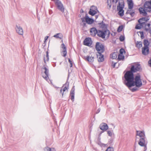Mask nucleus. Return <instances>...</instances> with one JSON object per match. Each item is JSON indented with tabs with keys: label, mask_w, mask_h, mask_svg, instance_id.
<instances>
[{
	"label": "nucleus",
	"mask_w": 151,
	"mask_h": 151,
	"mask_svg": "<svg viewBox=\"0 0 151 151\" xmlns=\"http://www.w3.org/2000/svg\"><path fill=\"white\" fill-rule=\"evenodd\" d=\"M80 12L81 13H83L84 12V11L82 9H81V10Z\"/></svg>",
	"instance_id": "052dcab7"
},
{
	"label": "nucleus",
	"mask_w": 151,
	"mask_h": 151,
	"mask_svg": "<svg viewBox=\"0 0 151 151\" xmlns=\"http://www.w3.org/2000/svg\"><path fill=\"white\" fill-rule=\"evenodd\" d=\"M95 48L98 51V53H103L104 51V47L101 43L97 42L96 44Z\"/></svg>",
	"instance_id": "423d86ee"
},
{
	"label": "nucleus",
	"mask_w": 151,
	"mask_h": 151,
	"mask_svg": "<svg viewBox=\"0 0 151 151\" xmlns=\"http://www.w3.org/2000/svg\"><path fill=\"white\" fill-rule=\"evenodd\" d=\"M144 47L142 48V53L144 55H147L149 54V48L148 47H147L146 49L144 50Z\"/></svg>",
	"instance_id": "5701e85b"
},
{
	"label": "nucleus",
	"mask_w": 151,
	"mask_h": 151,
	"mask_svg": "<svg viewBox=\"0 0 151 151\" xmlns=\"http://www.w3.org/2000/svg\"><path fill=\"white\" fill-rule=\"evenodd\" d=\"M107 133L109 136L111 137L112 136V133L111 131L109 130L107 131Z\"/></svg>",
	"instance_id": "79ce46f5"
},
{
	"label": "nucleus",
	"mask_w": 151,
	"mask_h": 151,
	"mask_svg": "<svg viewBox=\"0 0 151 151\" xmlns=\"http://www.w3.org/2000/svg\"><path fill=\"white\" fill-rule=\"evenodd\" d=\"M116 63H114L113 62H112V66L113 68H114L115 67V65Z\"/></svg>",
	"instance_id": "de8ad7c7"
},
{
	"label": "nucleus",
	"mask_w": 151,
	"mask_h": 151,
	"mask_svg": "<svg viewBox=\"0 0 151 151\" xmlns=\"http://www.w3.org/2000/svg\"><path fill=\"white\" fill-rule=\"evenodd\" d=\"M124 56H123V55L119 54L118 56L117 59L119 60H123L124 59Z\"/></svg>",
	"instance_id": "7c9ffc66"
},
{
	"label": "nucleus",
	"mask_w": 151,
	"mask_h": 151,
	"mask_svg": "<svg viewBox=\"0 0 151 151\" xmlns=\"http://www.w3.org/2000/svg\"><path fill=\"white\" fill-rule=\"evenodd\" d=\"M101 135V133H100L99 134V136L98 137L97 141H101V137H100Z\"/></svg>",
	"instance_id": "49530a36"
},
{
	"label": "nucleus",
	"mask_w": 151,
	"mask_h": 151,
	"mask_svg": "<svg viewBox=\"0 0 151 151\" xmlns=\"http://www.w3.org/2000/svg\"><path fill=\"white\" fill-rule=\"evenodd\" d=\"M105 151H114V149L112 147H108Z\"/></svg>",
	"instance_id": "c9c22d12"
},
{
	"label": "nucleus",
	"mask_w": 151,
	"mask_h": 151,
	"mask_svg": "<svg viewBox=\"0 0 151 151\" xmlns=\"http://www.w3.org/2000/svg\"><path fill=\"white\" fill-rule=\"evenodd\" d=\"M86 22L83 23V27H85L86 26Z\"/></svg>",
	"instance_id": "6e6d98bb"
},
{
	"label": "nucleus",
	"mask_w": 151,
	"mask_h": 151,
	"mask_svg": "<svg viewBox=\"0 0 151 151\" xmlns=\"http://www.w3.org/2000/svg\"><path fill=\"white\" fill-rule=\"evenodd\" d=\"M61 47L63 49V50H66V47L64 43H63L61 45Z\"/></svg>",
	"instance_id": "ea45409f"
},
{
	"label": "nucleus",
	"mask_w": 151,
	"mask_h": 151,
	"mask_svg": "<svg viewBox=\"0 0 151 151\" xmlns=\"http://www.w3.org/2000/svg\"><path fill=\"white\" fill-rule=\"evenodd\" d=\"M119 0H113V2H115L116 3Z\"/></svg>",
	"instance_id": "3c124183"
},
{
	"label": "nucleus",
	"mask_w": 151,
	"mask_h": 151,
	"mask_svg": "<svg viewBox=\"0 0 151 151\" xmlns=\"http://www.w3.org/2000/svg\"><path fill=\"white\" fill-rule=\"evenodd\" d=\"M107 3H108V6H109V8H108V9H110L111 6V2L110 3L109 2V0H107Z\"/></svg>",
	"instance_id": "c03bdc74"
},
{
	"label": "nucleus",
	"mask_w": 151,
	"mask_h": 151,
	"mask_svg": "<svg viewBox=\"0 0 151 151\" xmlns=\"http://www.w3.org/2000/svg\"><path fill=\"white\" fill-rule=\"evenodd\" d=\"M44 151H56L55 149L54 148H50L48 147H46L44 148Z\"/></svg>",
	"instance_id": "a878e982"
},
{
	"label": "nucleus",
	"mask_w": 151,
	"mask_h": 151,
	"mask_svg": "<svg viewBox=\"0 0 151 151\" xmlns=\"http://www.w3.org/2000/svg\"><path fill=\"white\" fill-rule=\"evenodd\" d=\"M53 37L58 39H62L63 37V35L61 33H57L53 36Z\"/></svg>",
	"instance_id": "393cba45"
},
{
	"label": "nucleus",
	"mask_w": 151,
	"mask_h": 151,
	"mask_svg": "<svg viewBox=\"0 0 151 151\" xmlns=\"http://www.w3.org/2000/svg\"><path fill=\"white\" fill-rule=\"evenodd\" d=\"M93 10H96L97 11H98L97 10V7H96V8H95L94 7H93V9H92Z\"/></svg>",
	"instance_id": "5fc2aeb1"
},
{
	"label": "nucleus",
	"mask_w": 151,
	"mask_h": 151,
	"mask_svg": "<svg viewBox=\"0 0 151 151\" xmlns=\"http://www.w3.org/2000/svg\"><path fill=\"white\" fill-rule=\"evenodd\" d=\"M68 61L70 63H72V61L70 59V58H68Z\"/></svg>",
	"instance_id": "603ef678"
},
{
	"label": "nucleus",
	"mask_w": 151,
	"mask_h": 151,
	"mask_svg": "<svg viewBox=\"0 0 151 151\" xmlns=\"http://www.w3.org/2000/svg\"><path fill=\"white\" fill-rule=\"evenodd\" d=\"M119 39L122 42L124 40L125 37L124 36H121L119 37Z\"/></svg>",
	"instance_id": "58836bf2"
},
{
	"label": "nucleus",
	"mask_w": 151,
	"mask_h": 151,
	"mask_svg": "<svg viewBox=\"0 0 151 151\" xmlns=\"http://www.w3.org/2000/svg\"><path fill=\"white\" fill-rule=\"evenodd\" d=\"M54 1L57 9L61 12L63 13L65 9L61 1L59 0H54Z\"/></svg>",
	"instance_id": "0eeeda50"
},
{
	"label": "nucleus",
	"mask_w": 151,
	"mask_h": 151,
	"mask_svg": "<svg viewBox=\"0 0 151 151\" xmlns=\"http://www.w3.org/2000/svg\"><path fill=\"white\" fill-rule=\"evenodd\" d=\"M75 90V86H73L71 90L70 93V96H71L70 99L73 101H74Z\"/></svg>",
	"instance_id": "4468645a"
},
{
	"label": "nucleus",
	"mask_w": 151,
	"mask_h": 151,
	"mask_svg": "<svg viewBox=\"0 0 151 151\" xmlns=\"http://www.w3.org/2000/svg\"><path fill=\"white\" fill-rule=\"evenodd\" d=\"M73 66V63H71L70 64V67H72Z\"/></svg>",
	"instance_id": "13d9d810"
},
{
	"label": "nucleus",
	"mask_w": 151,
	"mask_h": 151,
	"mask_svg": "<svg viewBox=\"0 0 151 151\" xmlns=\"http://www.w3.org/2000/svg\"><path fill=\"white\" fill-rule=\"evenodd\" d=\"M135 14L134 11L132 13L130 14V15L132 17H133L134 16Z\"/></svg>",
	"instance_id": "09e8293b"
},
{
	"label": "nucleus",
	"mask_w": 151,
	"mask_h": 151,
	"mask_svg": "<svg viewBox=\"0 0 151 151\" xmlns=\"http://www.w3.org/2000/svg\"><path fill=\"white\" fill-rule=\"evenodd\" d=\"M68 86L69 83L68 82H66L65 84L62 86V88L64 87L63 89V93H62V97L63 96L64 92L66 90H67V91H68Z\"/></svg>",
	"instance_id": "aec40b11"
},
{
	"label": "nucleus",
	"mask_w": 151,
	"mask_h": 151,
	"mask_svg": "<svg viewBox=\"0 0 151 151\" xmlns=\"http://www.w3.org/2000/svg\"><path fill=\"white\" fill-rule=\"evenodd\" d=\"M93 7H94L96 8V6H92L91 7V9H90V10L89 12V14L92 15L93 16L95 14H96L97 11L96 10H93L92 9Z\"/></svg>",
	"instance_id": "6ab92c4d"
},
{
	"label": "nucleus",
	"mask_w": 151,
	"mask_h": 151,
	"mask_svg": "<svg viewBox=\"0 0 151 151\" xmlns=\"http://www.w3.org/2000/svg\"><path fill=\"white\" fill-rule=\"evenodd\" d=\"M48 36H46V37H45V40H46L48 38Z\"/></svg>",
	"instance_id": "680f3d73"
},
{
	"label": "nucleus",
	"mask_w": 151,
	"mask_h": 151,
	"mask_svg": "<svg viewBox=\"0 0 151 151\" xmlns=\"http://www.w3.org/2000/svg\"><path fill=\"white\" fill-rule=\"evenodd\" d=\"M140 34V37L142 39H143L144 37V32L143 31H140L139 32Z\"/></svg>",
	"instance_id": "e433bc0d"
},
{
	"label": "nucleus",
	"mask_w": 151,
	"mask_h": 151,
	"mask_svg": "<svg viewBox=\"0 0 151 151\" xmlns=\"http://www.w3.org/2000/svg\"><path fill=\"white\" fill-rule=\"evenodd\" d=\"M94 55H91L86 56L85 58V59L86 60L90 63H93L94 61Z\"/></svg>",
	"instance_id": "ddd939ff"
},
{
	"label": "nucleus",
	"mask_w": 151,
	"mask_h": 151,
	"mask_svg": "<svg viewBox=\"0 0 151 151\" xmlns=\"http://www.w3.org/2000/svg\"><path fill=\"white\" fill-rule=\"evenodd\" d=\"M128 8L129 9H132L133 6V3L132 0H127Z\"/></svg>",
	"instance_id": "4be33fe9"
},
{
	"label": "nucleus",
	"mask_w": 151,
	"mask_h": 151,
	"mask_svg": "<svg viewBox=\"0 0 151 151\" xmlns=\"http://www.w3.org/2000/svg\"><path fill=\"white\" fill-rule=\"evenodd\" d=\"M81 19L82 21V22L84 23L86 22V17L82 18H81Z\"/></svg>",
	"instance_id": "a18cd8bd"
},
{
	"label": "nucleus",
	"mask_w": 151,
	"mask_h": 151,
	"mask_svg": "<svg viewBox=\"0 0 151 151\" xmlns=\"http://www.w3.org/2000/svg\"><path fill=\"white\" fill-rule=\"evenodd\" d=\"M104 125L101 124L100 125V128L103 131H106L108 128V126L106 123H104Z\"/></svg>",
	"instance_id": "a211bd4d"
},
{
	"label": "nucleus",
	"mask_w": 151,
	"mask_h": 151,
	"mask_svg": "<svg viewBox=\"0 0 151 151\" xmlns=\"http://www.w3.org/2000/svg\"><path fill=\"white\" fill-rule=\"evenodd\" d=\"M144 7L147 12H151V0L150 1H147L145 3Z\"/></svg>",
	"instance_id": "6e6552de"
},
{
	"label": "nucleus",
	"mask_w": 151,
	"mask_h": 151,
	"mask_svg": "<svg viewBox=\"0 0 151 151\" xmlns=\"http://www.w3.org/2000/svg\"><path fill=\"white\" fill-rule=\"evenodd\" d=\"M102 53H98L97 54V58L98 59V61L99 62H102L104 60V56L101 54Z\"/></svg>",
	"instance_id": "2eb2a0df"
},
{
	"label": "nucleus",
	"mask_w": 151,
	"mask_h": 151,
	"mask_svg": "<svg viewBox=\"0 0 151 151\" xmlns=\"http://www.w3.org/2000/svg\"><path fill=\"white\" fill-rule=\"evenodd\" d=\"M125 52L123 48H121L120 50V54L122 55L123 52Z\"/></svg>",
	"instance_id": "37998d69"
},
{
	"label": "nucleus",
	"mask_w": 151,
	"mask_h": 151,
	"mask_svg": "<svg viewBox=\"0 0 151 151\" xmlns=\"http://www.w3.org/2000/svg\"><path fill=\"white\" fill-rule=\"evenodd\" d=\"M83 44L84 45L90 46L91 45V40L90 38H86L84 41Z\"/></svg>",
	"instance_id": "9d476101"
},
{
	"label": "nucleus",
	"mask_w": 151,
	"mask_h": 151,
	"mask_svg": "<svg viewBox=\"0 0 151 151\" xmlns=\"http://www.w3.org/2000/svg\"><path fill=\"white\" fill-rule=\"evenodd\" d=\"M136 46L140 48L142 46V42L141 41H137L136 44Z\"/></svg>",
	"instance_id": "c756f323"
},
{
	"label": "nucleus",
	"mask_w": 151,
	"mask_h": 151,
	"mask_svg": "<svg viewBox=\"0 0 151 151\" xmlns=\"http://www.w3.org/2000/svg\"><path fill=\"white\" fill-rule=\"evenodd\" d=\"M144 29L145 31L151 35V24L149 23H146L144 25Z\"/></svg>",
	"instance_id": "1a4fd4ad"
},
{
	"label": "nucleus",
	"mask_w": 151,
	"mask_h": 151,
	"mask_svg": "<svg viewBox=\"0 0 151 151\" xmlns=\"http://www.w3.org/2000/svg\"><path fill=\"white\" fill-rule=\"evenodd\" d=\"M134 11L133 10H132V9H129V10H128L127 12L126 13V14H129L130 15V14L133 12Z\"/></svg>",
	"instance_id": "a19ab883"
},
{
	"label": "nucleus",
	"mask_w": 151,
	"mask_h": 151,
	"mask_svg": "<svg viewBox=\"0 0 151 151\" xmlns=\"http://www.w3.org/2000/svg\"><path fill=\"white\" fill-rule=\"evenodd\" d=\"M100 109H99L97 111L96 113H99L100 112Z\"/></svg>",
	"instance_id": "4d7b16f0"
},
{
	"label": "nucleus",
	"mask_w": 151,
	"mask_h": 151,
	"mask_svg": "<svg viewBox=\"0 0 151 151\" xmlns=\"http://www.w3.org/2000/svg\"><path fill=\"white\" fill-rule=\"evenodd\" d=\"M67 53L66 50H63L62 52V54L63 56L64 57H65Z\"/></svg>",
	"instance_id": "473e14b6"
},
{
	"label": "nucleus",
	"mask_w": 151,
	"mask_h": 151,
	"mask_svg": "<svg viewBox=\"0 0 151 151\" xmlns=\"http://www.w3.org/2000/svg\"><path fill=\"white\" fill-rule=\"evenodd\" d=\"M15 29L19 35H22L23 34V31L22 27L16 25Z\"/></svg>",
	"instance_id": "9b49d317"
},
{
	"label": "nucleus",
	"mask_w": 151,
	"mask_h": 151,
	"mask_svg": "<svg viewBox=\"0 0 151 151\" xmlns=\"http://www.w3.org/2000/svg\"><path fill=\"white\" fill-rule=\"evenodd\" d=\"M119 5L117 6V8H118V7H121L122 6V8L123 9L124 6V3H122V2L120 3L119 2Z\"/></svg>",
	"instance_id": "f704fd0d"
},
{
	"label": "nucleus",
	"mask_w": 151,
	"mask_h": 151,
	"mask_svg": "<svg viewBox=\"0 0 151 151\" xmlns=\"http://www.w3.org/2000/svg\"><path fill=\"white\" fill-rule=\"evenodd\" d=\"M143 44L144 45V50L146 49L147 47H148V46L149 45V43L148 40H144Z\"/></svg>",
	"instance_id": "b1692460"
},
{
	"label": "nucleus",
	"mask_w": 151,
	"mask_h": 151,
	"mask_svg": "<svg viewBox=\"0 0 151 151\" xmlns=\"http://www.w3.org/2000/svg\"><path fill=\"white\" fill-rule=\"evenodd\" d=\"M98 31L95 27L91 28L90 31L91 36L93 37L95 36L96 34H97Z\"/></svg>",
	"instance_id": "f8f14e48"
},
{
	"label": "nucleus",
	"mask_w": 151,
	"mask_h": 151,
	"mask_svg": "<svg viewBox=\"0 0 151 151\" xmlns=\"http://www.w3.org/2000/svg\"><path fill=\"white\" fill-rule=\"evenodd\" d=\"M92 126H93V124L89 126V127H90L89 128L90 129V131H91L92 130Z\"/></svg>",
	"instance_id": "8fccbe9b"
},
{
	"label": "nucleus",
	"mask_w": 151,
	"mask_h": 151,
	"mask_svg": "<svg viewBox=\"0 0 151 151\" xmlns=\"http://www.w3.org/2000/svg\"><path fill=\"white\" fill-rule=\"evenodd\" d=\"M63 90H62V89H61L60 90V93L62 94V93H63Z\"/></svg>",
	"instance_id": "bf43d9fd"
},
{
	"label": "nucleus",
	"mask_w": 151,
	"mask_h": 151,
	"mask_svg": "<svg viewBox=\"0 0 151 151\" xmlns=\"http://www.w3.org/2000/svg\"><path fill=\"white\" fill-rule=\"evenodd\" d=\"M150 151H151V150Z\"/></svg>",
	"instance_id": "e2e57ef3"
},
{
	"label": "nucleus",
	"mask_w": 151,
	"mask_h": 151,
	"mask_svg": "<svg viewBox=\"0 0 151 151\" xmlns=\"http://www.w3.org/2000/svg\"><path fill=\"white\" fill-rule=\"evenodd\" d=\"M110 34L109 31L106 29L103 31L99 30L98 31L97 35L99 37L103 39L105 37H109Z\"/></svg>",
	"instance_id": "39448f33"
},
{
	"label": "nucleus",
	"mask_w": 151,
	"mask_h": 151,
	"mask_svg": "<svg viewBox=\"0 0 151 151\" xmlns=\"http://www.w3.org/2000/svg\"><path fill=\"white\" fill-rule=\"evenodd\" d=\"M137 87L136 86L131 89V90L132 92H135L138 90Z\"/></svg>",
	"instance_id": "4c0bfd02"
},
{
	"label": "nucleus",
	"mask_w": 151,
	"mask_h": 151,
	"mask_svg": "<svg viewBox=\"0 0 151 151\" xmlns=\"http://www.w3.org/2000/svg\"><path fill=\"white\" fill-rule=\"evenodd\" d=\"M123 28V27L122 25L119 26L118 29H117V32H121Z\"/></svg>",
	"instance_id": "72a5a7b5"
},
{
	"label": "nucleus",
	"mask_w": 151,
	"mask_h": 151,
	"mask_svg": "<svg viewBox=\"0 0 151 151\" xmlns=\"http://www.w3.org/2000/svg\"><path fill=\"white\" fill-rule=\"evenodd\" d=\"M139 10L140 13L142 14L143 16H146L147 14L146 11L145 9V8L140 7L139 9Z\"/></svg>",
	"instance_id": "dca6fc26"
},
{
	"label": "nucleus",
	"mask_w": 151,
	"mask_h": 151,
	"mask_svg": "<svg viewBox=\"0 0 151 151\" xmlns=\"http://www.w3.org/2000/svg\"><path fill=\"white\" fill-rule=\"evenodd\" d=\"M144 25V24H142V22L139 23V24L136 25L135 28L136 29H140L143 27Z\"/></svg>",
	"instance_id": "c85d7f7f"
},
{
	"label": "nucleus",
	"mask_w": 151,
	"mask_h": 151,
	"mask_svg": "<svg viewBox=\"0 0 151 151\" xmlns=\"http://www.w3.org/2000/svg\"><path fill=\"white\" fill-rule=\"evenodd\" d=\"M142 70L141 66L139 64H135L132 65L130 70L127 71L124 75V78L125 80V84L129 88H130L131 85L134 80V78L133 73L138 71H140Z\"/></svg>",
	"instance_id": "f257e3e1"
},
{
	"label": "nucleus",
	"mask_w": 151,
	"mask_h": 151,
	"mask_svg": "<svg viewBox=\"0 0 151 151\" xmlns=\"http://www.w3.org/2000/svg\"><path fill=\"white\" fill-rule=\"evenodd\" d=\"M97 144L101 147H105L106 145L101 142V141H97Z\"/></svg>",
	"instance_id": "2f4dec72"
},
{
	"label": "nucleus",
	"mask_w": 151,
	"mask_h": 151,
	"mask_svg": "<svg viewBox=\"0 0 151 151\" xmlns=\"http://www.w3.org/2000/svg\"><path fill=\"white\" fill-rule=\"evenodd\" d=\"M145 18H142L138 20V22L139 23H142V24L144 25H145V24L146 21H147V20H145Z\"/></svg>",
	"instance_id": "bb28decb"
},
{
	"label": "nucleus",
	"mask_w": 151,
	"mask_h": 151,
	"mask_svg": "<svg viewBox=\"0 0 151 151\" xmlns=\"http://www.w3.org/2000/svg\"><path fill=\"white\" fill-rule=\"evenodd\" d=\"M148 63L150 65V66L151 67V59L149 60Z\"/></svg>",
	"instance_id": "864d4df0"
},
{
	"label": "nucleus",
	"mask_w": 151,
	"mask_h": 151,
	"mask_svg": "<svg viewBox=\"0 0 151 151\" xmlns=\"http://www.w3.org/2000/svg\"><path fill=\"white\" fill-rule=\"evenodd\" d=\"M117 10L119 11V14L121 16H122L124 15V11L123 9L122 6L121 7H119L117 8Z\"/></svg>",
	"instance_id": "412c9836"
},
{
	"label": "nucleus",
	"mask_w": 151,
	"mask_h": 151,
	"mask_svg": "<svg viewBox=\"0 0 151 151\" xmlns=\"http://www.w3.org/2000/svg\"><path fill=\"white\" fill-rule=\"evenodd\" d=\"M137 135L139 136L140 137L138 144L142 147H144L143 151H145L147 149V142L146 141V138L145 137V132L144 131H137Z\"/></svg>",
	"instance_id": "7ed1b4c3"
},
{
	"label": "nucleus",
	"mask_w": 151,
	"mask_h": 151,
	"mask_svg": "<svg viewBox=\"0 0 151 151\" xmlns=\"http://www.w3.org/2000/svg\"><path fill=\"white\" fill-rule=\"evenodd\" d=\"M132 82V85H130V88L135 86L139 88L142 85V82L140 79V76L139 75L136 76Z\"/></svg>",
	"instance_id": "20e7f679"
},
{
	"label": "nucleus",
	"mask_w": 151,
	"mask_h": 151,
	"mask_svg": "<svg viewBox=\"0 0 151 151\" xmlns=\"http://www.w3.org/2000/svg\"><path fill=\"white\" fill-rule=\"evenodd\" d=\"M110 57L112 59H116L117 58V53L116 52H113L110 55Z\"/></svg>",
	"instance_id": "cd10ccee"
},
{
	"label": "nucleus",
	"mask_w": 151,
	"mask_h": 151,
	"mask_svg": "<svg viewBox=\"0 0 151 151\" xmlns=\"http://www.w3.org/2000/svg\"><path fill=\"white\" fill-rule=\"evenodd\" d=\"M86 23L89 24H91L93 22V20L90 18L88 16L87 14L86 15Z\"/></svg>",
	"instance_id": "f3484780"
},
{
	"label": "nucleus",
	"mask_w": 151,
	"mask_h": 151,
	"mask_svg": "<svg viewBox=\"0 0 151 151\" xmlns=\"http://www.w3.org/2000/svg\"><path fill=\"white\" fill-rule=\"evenodd\" d=\"M49 55L48 54V51L46 52V55H44V56L43 60L45 63V64L44 65L42 68V71H43V70H45V71L44 72V73L45 74V76L42 75L43 78L45 79L46 81H48V80L49 79V70L48 69V67L46 65V63L49 60Z\"/></svg>",
	"instance_id": "f03ea898"
}]
</instances>
